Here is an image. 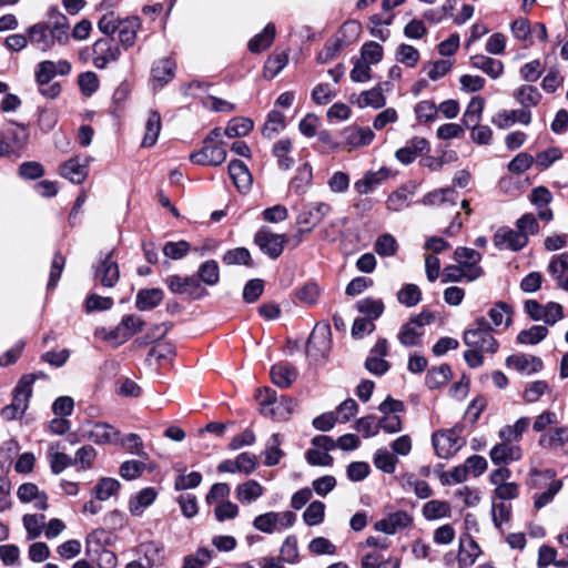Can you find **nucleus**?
Wrapping results in <instances>:
<instances>
[{
  "instance_id": "nucleus-1",
  "label": "nucleus",
  "mask_w": 568,
  "mask_h": 568,
  "mask_svg": "<svg viewBox=\"0 0 568 568\" xmlns=\"http://www.w3.org/2000/svg\"><path fill=\"white\" fill-rule=\"evenodd\" d=\"M52 24L38 22L27 29L30 44L42 52L50 51L55 44L64 45L69 41L68 18L58 9L52 8L49 12Z\"/></svg>"
},
{
  "instance_id": "nucleus-2",
  "label": "nucleus",
  "mask_w": 568,
  "mask_h": 568,
  "mask_svg": "<svg viewBox=\"0 0 568 568\" xmlns=\"http://www.w3.org/2000/svg\"><path fill=\"white\" fill-rule=\"evenodd\" d=\"M36 375H23L13 389L11 404L4 406L0 416L4 420H14L21 418L29 406V399L32 395V386Z\"/></svg>"
},
{
  "instance_id": "nucleus-3",
  "label": "nucleus",
  "mask_w": 568,
  "mask_h": 568,
  "mask_svg": "<svg viewBox=\"0 0 568 568\" xmlns=\"http://www.w3.org/2000/svg\"><path fill=\"white\" fill-rule=\"evenodd\" d=\"M463 341L470 348L495 353L498 349V343L491 335V327L485 317H478L471 326L465 331Z\"/></svg>"
},
{
  "instance_id": "nucleus-4",
  "label": "nucleus",
  "mask_w": 568,
  "mask_h": 568,
  "mask_svg": "<svg viewBox=\"0 0 568 568\" xmlns=\"http://www.w3.org/2000/svg\"><path fill=\"white\" fill-rule=\"evenodd\" d=\"M258 399L261 405V413L265 416H271L276 419L287 418L296 406V402L290 397H282V399L277 402L276 393L271 388L260 390Z\"/></svg>"
},
{
  "instance_id": "nucleus-5",
  "label": "nucleus",
  "mask_w": 568,
  "mask_h": 568,
  "mask_svg": "<svg viewBox=\"0 0 568 568\" xmlns=\"http://www.w3.org/2000/svg\"><path fill=\"white\" fill-rule=\"evenodd\" d=\"M462 427L455 426L450 429L435 432L432 436V443L436 455L439 458H449L454 456L465 444L460 437Z\"/></svg>"
},
{
  "instance_id": "nucleus-6",
  "label": "nucleus",
  "mask_w": 568,
  "mask_h": 568,
  "mask_svg": "<svg viewBox=\"0 0 568 568\" xmlns=\"http://www.w3.org/2000/svg\"><path fill=\"white\" fill-rule=\"evenodd\" d=\"M144 326V321L138 315H125L121 322L108 333L104 328L99 332L105 333L103 338L109 342H114L115 345H121L131 338L136 333L141 332Z\"/></svg>"
},
{
  "instance_id": "nucleus-7",
  "label": "nucleus",
  "mask_w": 568,
  "mask_h": 568,
  "mask_svg": "<svg viewBox=\"0 0 568 568\" xmlns=\"http://www.w3.org/2000/svg\"><path fill=\"white\" fill-rule=\"evenodd\" d=\"M165 284L173 294L187 295L192 300H200L206 294L196 276L170 275Z\"/></svg>"
},
{
  "instance_id": "nucleus-8",
  "label": "nucleus",
  "mask_w": 568,
  "mask_h": 568,
  "mask_svg": "<svg viewBox=\"0 0 568 568\" xmlns=\"http://www.w3.org/2000/svg\"><path fill=\"white\" fill-rule=\"evenodd\" d=\"M430 320L432 315L424 313L412 317L409 322L400 327L398 333L399 343L405 347L417 346L423 335V326L429 324Z\"/></svg>"
},
{
  "instance_id": "nucleus-9",
  "label": "nucleus",
  "mask_w": 568,
  "mask_h": 568,
  "mask_svg": "<svg viewBox=\"0 0 568 568\" xmlns=\"http://www.w3.org/2000/svg\"><path fill=\"white\" fill-rule=\"evenodd\" d=\"M254 242L268 257L277 258L283 253L286 235L272 233L267 227H261L254 236Z\"/></svg>"
},
{
  "instance_id": "nucleus-10",
  "label": "nucleus",
  "mask_w": 568,
  "mask_h": 568,
  "mask_svg": "<svg viewBox=\"0 0 568 568\" xmlns=\"http://www.w3.org/2000/svg\"><path fill=\"white\" fill-rule=\"evenodd\" d=\"M89 156L75 155L59 166V174L73 184H81L89 174Z\"/></svg>"
},
{
  "instance_id": "nucleus-11",
  "label": "nucleus",
  "mask_w": 568,
  "mask_h": 568,
  "mask_svg": "<svg viewBox=\"0 0 568 568\" xmlns=\"http://www.w3.org/2000/svg\"><path fill=\"white\" fill-rule=\"evenodd\" d=\"M332 211V206L325 202H311L302 206L296 223L305 225L311 231Z\"/></svg>"
},
{
  "instance_id": "nucleus-12",
  "label": "nucleus",
  "mask_w": 568,
  "mask_h": 568,
  "mask_svg": "<svg viewBox=\"0 0 568 568\" xmlns=\"http://www.w3.org/2000/svg\"><path fill=\"white\" fill-rule=\"evenodd\" d=\"M455 261L467 270L468 282L479 278L484 271L479 266L481 254L474 248L459 246L454 252Z\"/></svg>"
},
{
  "instance_id": "nucleus-13",
  "label": "nucleus",
  "mask_w": 568,
  "mask_h": 568,
  "mask_svg": "<svg viewBox=\"0 0 568 568\" xmlns=\"http://www.w3.org/2000/svg\"><path fill=\"white\" fill-rule=\"evenodd\" d=\"M93 64L98 69H104L110 62L119 59L121 51L118 45L113 44L111 39H99L94 42Z\"/></svg>"
},
{
  "instance_id": "nucleus-14",
  "label": "nucleus",
  "mask_w": 568,
  "mask_h": 568,
  "mask_svg": "<svg viewBox=\"0 0 568 568\" xmlns=\"http://www.w3.org/2000/svg\"><path fill=\"white\" fill-rule=\"evenodd\" d=\"M190 159L200 165H221L226 159V151L223 146L204 141L199 152L192 153Z\"/></svg>"
},
{
  "instance_id": "nucleus-15",
  "label": "nucleus",
  "mask_w": 568,
  "mask_h": 568,
  "mask_svg": "<svg viewBox=\"0 0 568 568\" xmlns=\"http://www.w3.org/2000/svg\"><path fill=\"white\" fill-rule=\"evenodd\" d=\"M489 457L495 465H508L520 460L523 450L518 444L500 442L490 449Z\"/></svg>"
},
{
  "instance_id": "nucleus-16",
  "label": "nucleus",
  "mask_w": 568,
  "mask_h": 568,
  "mask_svg": "<svg viewBox=\"0 0 568 568\" xmlns=\"http://www.w3.org/2000/svg\"><path fill=\"white\" fill-rule=\"evenodd\" d=\"M94 277L105 287H113L120 277L119 266L109 252L95 267Z\"/></svg>"
},
{
  "instance_id": "nucleus-17",
  "label": "nucleus",
  "mask_w": 568,
  "mask_h": 568,
  "mask_svg": "<svg viewBox=\"0 0 568 568\" xmlns=\"http://www.w3.org/2000/svg\"><path fill=\"white\" fill-rule=\"evenodd\" d=\"M83 436L98 445L118 444L120 442V432L103 422L94 423Z\"/></svg>"
},
{
  "instance_id": "nucleus-18",
  "label": "nucleus",
  "mask_w": 568,
  "mask_h": 568,
  "mask_svg": "<svg viewBox=\"0 0 568 568\" xmlns=\"http://www.w3.org/2000/svg\"><path fill=\"white\" fill-rule=\"evenodd\" d=\"M528 240L525 234L517 230L501 227L494 235V244L499 248H509L511 251H519L526 246Z\"/></svg>"
},
{
  "instance_id": "nucleus-19",
  "label": "nucleus",
  "mask_w": 568,
  "mask_h": 568,
  "mask_svg": "<svg viewBox=\"0 0 568 568\" xmlns=\"http://www.w3.org/2000/svg\"><path fill=\"white\" fill-rule=\"evenodd\" d=\"M413 523V518L408 513L399 510L389 514L387 517L375 523L374 528L387 535H394L398 530L408 527Z\"/></svg>"
},
{
  "instance_id": "nucleus-20",
  "label": "nucleus",
  "mask_w": 568,
  "mask_h": 568,
  "mask_svg": "<svg viewBox=\"0 0 568 568\" xmlns=\"http://www.w3.org/2000/svg\"><path fill=\"white\" fill-rule=\"evenodd\" d=\"M556 285L568 292V253L554 255L547 267Z\"/></svg>"
},
{
  "instance_id": "nucleus-21",
  "label": "nucleus",
  "mask_w": 568,
  "mask_h": 568,
  "mask_svg": "<svg viewBox=\"0 0 568 568\" xmlns=\"http://www.w3.org/2000/svg\"><path fill=\"white\" fill-rule=\"evenodd\" d=\"M429 150V143L425 138L415 136L407 141L406 145L395 153L396 159L403 164H410L415 159Z\"/></svg>"
},
{
  "instance_id": "nucleus-22",
  "label": "nucleus",
  "mask_w": 568,
  "mask_h": 568,
  "mask_svg": "<svg viewBox=\"0 0 568 568\" xmlns=\"http://www.w3.org/2000/svg\"><path fill=\"white\" fill-rule=\"evenodd\" d=\"M343 143L351 149L368 145L375 134L369 128L347 126L342 133Z\"/></svg>"
},
{
  "instance_id": "nucleus-23",
  "label": "nucleus",
  "mask_w": 568,
  "mask_h": 568,
  "mask_svg": "<svg viewBox=\"0 0 568 568\" xmlns=\"http://www.w3.org/2000/svg\"><path fill=\"white\" fill-rule=\"evenodd\" d=\"M229 175L240 192H247L252 186V175L247 165L241 160H232L227 166Z\"/></svg>"
},
{
  "instance_id": "nucleus-24",
  "label": "nucleus",
  "mask_w": 568,
  "mask_h": 568,
  "mask_svg": "<svg viewBox=\"0 0 568 568\" xmlns=\"http://www.w3.org/2000/svg\"><path fill=\"white\" fill-rule=\"evenodd\" d=\"M480 554L481 550L471 536L466 534L460 537L459 552L457 557L459 568H468L474 565Z\"/></svg>"
},
{
  "instance_id": "nucleus-25",
  "label": "nucleus",
  "mask_w": 568,
  "mask_h": 568,
  "mask_svg": "<svg viewBox=\"0 0 568 568\" xmlns=\"http://www.w3.org/2000/svg\"><path fill=\"white\" fill-rule=\"evenodd\" d=\"M506 365L519 373L532 374L542 368V361L537 356L517 354L507 357Z\"/></svg>"
},
{
  "instance_id": "nucleus-26",
  "label": "nucleus",
  "mask_w": 568,
  "mask_h": 568,
  "mask_svg": "<svg viewBox=\"0 0 568 568\" xmlns=\"http://www.w3.org/2000/svg\"><path fill=\"white\" fill-rule=\"evenodd\" d=\"M531 121V113L529 110H501L494 118L493 123L499 129H507L516 122L525 125Z\"/></svg>"
},
{
  "instance_id": "nucleus-27",
  "label": "nucleus",
  "mask_w": 568,
  "mask_h": 568,
  "mask_svg": "<svg viewBox=\"0 0 568 568\" xmlns=\"http://www.w3.org/2000/svg\"><path fill=\"white\" fill-rule=\"evenodd\" d=\"M158 497V491L153 487L141 489L136 495L132 496L129 501V510L131 515L140 517L144 510L151 506Z\"/></svg>"
},
{
  "instance_id": "nucleus-28",
  "label": "nucleus",
  "mask_w": 568,
  "mask_h": 568,
  "mask_svg": "<svg viewBox=\"0 0 568 568\" xmlns=\"http://www.w3.org/2000/svg\"><path fill=\"white\" fill-rule=\"evenodd\" d=\"M568 443V427H557L550 432L544 433L538 440V445L544 449L558 450Z\"/></svg>"
},
{
  "instance_id": "nucleus-29",
  "label": "nucleus",
  "mask_w": 568,
  "mask_h": 568,
  "mask_svg": "<svg viewBox=\"0 0 568 568\" xmlns=\"http://www.w3.org/2000/svg\"><path fill=\"white\" fill-rule=\"evenodd\" d=\"M470 64L473 68L481 70L491 79H498L504 72V63L500 60L483 54L473 55Z\"/></svg>"
},
{
  "instance_id": "nucleus-30",
  "label": "nucleus",
  "mask_w": 568,
  "mask_h": 568,
  "mask_svg": "<svg viewBox=\"0 0 568 568\" xmlns=\"http://www.w3.org/2000/svg\"><path fill=\"white\" fill-rule=\"evenodd\" d=\"M388 178V170L382 168L378 171L366 172L363 179L354 183V189L359 194H368L373 192L384 180Z\"/></svg>"
},
{
  "instance_id": "nucleus-31",
  "label": "nucleus",
  "mask_w": 568,
  "mask_h": 568,
  "mask_svg": "<svg viewBox=\"0 0 568 568\" xmlns=\"http://www.w3.org/2000/svg\"><path fill=\"white\" fill-rule=\"evenodd\" d=\"M136 554L144 557L148 566L151 568H153V566L161 565L164 560V547L162 544L156 541L141 542L136 547Z\"/></svg>"
},
{
  "instance_id": "nucleus-32",
  "label": "nucleus",
  "mask_w": 568,
  "mask_h": 568,
  "mask_svg": "<svg viewBox=\"0 0 568 568\" xmlns=\"http://www.w3.org/2000/svg\"><path fill=\"white\" fill-rule=\"evenodd\" d=\"M296 377V369L290 364L280 363L271 368L272 382L281 388H287L291 386Z\"/></svg>"
},
{
  "instance_id": "nucleus-33",
  "label": "nucleus",
  "mask_w": 568,
  "mask_h": 568,
  "mask_svg": "<svg viewBox=\"0 0 568 568\" xmlns=\"http://www.w3.org/2000/svg\"><path fill=\"white\" fill-rule=\"evenodd\" d=\"M274 23H267L263 31L248 41V50L252 53H260L270 48L275 39Z\"/></svg>"
},
{
  "instance_id": "nucleus-34",
  "label": "nucleus",
  "mask_w": 568,
  "mask_h": 568,
  "mask_svg": "<svg viewBox=\"0 0 568 568\" xmlns=\"http://www.w3.org/2000/svg\"><path fill=\"white\" fill-rule=\"evenodd\" d=\"M139 28L140 19L138 17L122 20L118 28L121 44L125 48L132 47L135 43Z\"/></svg>"
},
{
  "instance_id": "nucleus-35",
  "label": "nucleus",
  "mask_w": 568,
  "mask_h": 568,
  "mask_svg": "<svg viewBox=\"0 0 568 568\" xmlns=\"http://www.w3.org/2000/svg\"><path fill=\"white\" fill-rule=\"evenodd\" d=\"M283 442V437L280 434H273L267 443L265 450L263 452L264 455V465L265 466H275L277 465L281 459L285 456V453L281 449V444Z\"/></svg>"
},
{
  "instance_id": "nucleus-36",
  "label": "nucleus",
  "mask_w": 568,
  "mask_h": 568,
  "mask_svg": "<svg viewBox=\"0 0 568 568\" xmlns=\"http://www.w3.org/2000/svg\"><path fill=\"white\" fill-rule=\"evenodd\" d=\"M457 197L458 194L454 187H443L427 193L423 199V203L425 205H444L448 203L455 206Z\"/></svg>"
},
{
  "instance_id": "nucleus-37",
  "label": "nucleus",
  "mask_w": 568,
  "mask_h": 568,
  "mask_svg": "<svg viewBox=\"0 0 568 568\" xmlns=\"http://www.w3.org/2000/svg\"><path fill=\"white\" fill-rule=\"evenodd\" d=\"M163 291L160 288H145L136 294L135 306L140 311H150L156 307L163 300Z\"/></svg>"
},
{
  "instance_id": "nucleus-38",
  "label": "nucleus",
  "mask_w": 568,
  "mask_h": 568,
  "mask_svg": "<svg viewBox=\"0 0 568 568\" xmlns=\"http://www.w3.org/2000/svg\"><path fill=\"white\" fill-rule=\"evenodd\" d=\"M161 115L158 111H150L146 122H145V132L142 140L143 148L153 146L159 138L161 131Z\"/></svg>"
},
{
  "instance_id": "nucleus-39",
  "label": "nucleus",
  "mask_w": 568,
  "mask_h": 568,
  "mask_svg": "<svg viewBox=\"0 0 568 568\" xmlns=\"http://www.w3.org/2000/svg\"><path fill=\"white\" fill-rule=\"evenodd\" d=\"M513 95L525 110L536 106L541 100V93L538 91V89L536 87L526 84L516 89Z\"/></svg>"
},
{
  "instance_id": "nucleus-40",
  "label": "nucleus",
  "mask_w": 568,
  "mask_h": 568,
  "mask_svg": "<svg viewBox=\"0 0 568 568\" xmlns=\"http://www.w3.org/2000/svg\"><path fill=\"white\" fill-rule=\"evenodd\" d=\"M292 151V141L287 138L281 139L273 145L272 153L277 159V165L281 170H290L294 160L288 154Z\"/></svg>"
},
{
  "instance_id": "nucleus-41",
  "label": "nucleus",
  "mask_w": 568,
  "mask_h": 568,
  "mask_svg": "<svg viewBox=\"0 0 568 568\" xmlns=\"http://www.w3.org/2000/svg\"><path fill=\"white\" fill-rule=\"evenodd\" d=\"M264 493L261 484L254 479H250L236 488V498L242 504H250L258 499Z\"/></svg>"
},
{
  "instance_id": "nucleus-42",
  "label": "nucleus",
  "mask_w": 568,
  "mask_h": 568,
  "mask_svg": "<svg viewBox=\"0 0 568 568\" xmlns=\"http://www.w3.org/2000/svg\"><path fill=\"white\" fill-rule=\"evenodd\" d=\"M452 377V369L449 365L443 364L438 367H433L427 372L425 383L428 388L436 389L448 383Z\"/></svg>"
},
{
  "instance_id": "nucleus-43",
  "label": "nucleus",
  "mask_w": 568,
  "mask_h": 568,
  "mask_svg": "<svg viewBox=\"0 0 568 568\" xmlns=\"http://www.w3.org/2000/svg\"><path fill=\"white\" fill-rule=\"evenodd\" d=\"M485 100L481 97H474L464 112L462 122L467 126H476L481 120Z\"/></svg>"
},
{
  "instance_id": "nucleus-44",
  "label": "nucleus",
  "mask_w": 568,
  "mask_h": 568,
  "mask_svg": "<svg viewBox=\"0 0 568 568\" xmlns=\"http://www.w3.org/2000/svg\"><path fill=\"white\" fill-rule=\"evenodd\" d=\"M427 520H436L450 516V505L445 500L433 499L427 501L422 509Z\"/></svg>"
},
{
  "instance_id": "nucleus-45",
  "label": "nucleus",
  "mask_w": 568,
  "mask_h": 568,
  "mask_svg": "<svg viewBox=\"0 0 568 568\" xmlns=\"http://www.w3.org/2000/svg\"><path fill=\"white\" fill-rule=\"evenodd\" d=\"M175 64L170 59L159 60L152 68V78L161 87L170 82L174 78Z\"/></svg>"
},
{
  "instance_id": "nucleus-46",
  "label": "nucleus",
  "mask_w": 568,
  "mask_h": 568,
  "mask_svg": "<svg viewBox=\"0 0 568 568\" xmlns=\"http://www.w3.org/2000/svg\"><path fill=\"white\" fill-rule=\"evenodd\" d=\"M253 121L247 118H233L229 121L224 134L227 138L245 136L253 130Z\"/></svg>"
},
{
  "instance_id": "nucleus-47",
  "label": "nucleus",
  "mask_w": 568,
  "mask_h": 568,
  "mask_svg": "<svg viewBox=\"0 0 568 568\" xmlns=\"http://www.w3.org/2000/svg\"><path fill=\"white\" fill-rule=\"evenodd\" d=\"M356 307L359 313L366 315L365 318H368L373 322L377 320L384 312V303L382 302V300H376L372 297L359 300L356 303Z\"/></svg>"
},
{
  "instance_id": "nucleus-48",
  "label": "nucleus",
  "mask_w": 568,
  "mask_h": 568,
  "mask_svg": "<svg viewBox=\"0 0 568 568\" xmlns=\"http://www.w3.org/2000/svg\"><path fill=\"white\" fill-rule=\"evenodd\" d=\"M285 128V116L280 111H271L262 129V134L267 139H273Z\"/></svg>"
},
{
  "instance_id": "nucleus-49",
  "label": "nucleus",
  "mask_w": 568,
  "mask_h": 568,
  "mask_svg": "<svg viewBox=\"0 0 568 568\" xmlns=\"http://www.w3.org/2000/svg\"><path fill=\"white\" fill-rule=\"evenodd\" d=\"M197 278L209 286H213L220 281V270L216 261L210 260L202 263L197 271Z\"/></svg>"
},
{
  "instance_id": "nucleus-50",
  "label": "nucleus",
  "mask_w": 568,
  "mask_h": 568,
  "mask_svg": "<svg viewBox=\"0 0 568 568\" xmlns=\"http://www.w3.org/2000/svg\"><path fill=\"white\" fill-rule=\"evenodd\" d=\"M385 103L386 99L383 94V89L381 85L364 91L358 99V105L361 108L372 106L374 109H379L383 108Z\"/></svg>"
},
{
  "instance_id": "nucleus-51",
  "label": "nucleus",
  "mask_w": 568,
  "mask_h": 568,
  "mask_svg": "<svg viewBox=\"0 0 568 568\" xmlns=\"http://www.w3.org/2000/svg\"><path fill=\"white\" fill-rule=\"evenodd\" d=\"M374 250L379 256H394L398 251V243L392 234L384 233L376 239Z\"/></svg>"
},
{
  "instance_id": "nucleus-52",
  "label": "nucleus",
  "mask_w": 568,
  "mask_h": 568,
  "mask_svg": "<svg viewBox=\"0 0 568 568\" xmlns=\"http://www.w3.org/2000/svg\"><path fill=\"white\" fill-rule=\"evenodd\" d=\"M548 334V328L542 325H535L528 329L519 332L517 343L525 345H535L541 342Z\"/></svg>"
},
{
  "instance_id": "nucleus-53",
  "label": "nucleus",
  "mask_w": 568,
  "mask_h": 568,
  "mask_svg": "<svg viewBox=\"0 0 568 568\" xmlns=\"http://www.w3.org/2000/svg\"><path fill=\"white\" fill-rule=\"evenodd\" d=\"M511 308L505 302L496 303L488 312V316L495 326H499L503 323H505L506 327L509 326L511 323Z\"/></svg>"
},
{
  "instance_id": "nucleus-54",
  "label": "nucleus",
  "mask_w": 568,
  "mask_h": 568,
  "mask_svg": "<svg viewBox=\"0 0 568 568\" xmlns=\"http://www.w3.org/2000/svg\"><path fill=\"white\" fill-rule=\"evenodd\" d=\"M562 481L560 479H552L547 489L540 494H535L534 506L536 509H541L552 501L555 496L560 491Z\"/></svg>"
},
{
  "instance_id": "nucleus-55",
  "label": "nucleus",
  "mask_w": 568,
  "mask_h": 568,
  "mask_svg": "<svg viewBox=\"0 0 568 568\" xmlns=\"http://www.w3.org/2000/svg\"><path fill=\"white\" fill-rule=\"evenodd\" d=\"M44 520L45 516L41 514L23 516V526L27 530L29 540L36 539L41 535L42 529L45 526Z\"/></svg>"
},
{
  "instance_id": "nucleus-56",
  "label": "nucleus",
  "mask_w": 568,
  "mask_h": 568,
  "mask_svg": "<svg viewBox=\"0 0 568 568\" xmlns=\"http://www.w3.org/2000/svg\"><path fill=\"white\" fill-rule=\"evenodd\" d=\"M288 55L285 52L276 53L270 57L264 65V75L273 79L276 77L287 64Z\"/></svg>"
},
{
  "instance_id": "nucleus-57",
  "label": "nucleus",
  "mask_w": 568,
  "mask_h": 568,
  "mask_svg": "<svg viewBox=\"0 0 568 568\" xmlns=\"http://www.w3.org/2000/svg\"><path fill=\"white\" fill-rule=\"evenodd\" d=\"M190 250L191 244L184 240L178 242L169 241L162 247L163 254L171 260H181L185 257Z\"/></svg>"
},
{
  "instance_id": "nucleus-58",
  "label": "nucleus",
  "mask_w": 568,
  "mask_h": 568,
  "mask_svg": "<svg viewBox=\"0 0 568 568\" xmlns=\"http://www.w3.org/2000/svg\"><path fill=\"white\" fill-rule=\"evenodd\" d=\"M120 483L114 478H102L94 487V497L99 500H106L118 493Z\"/></svg>"
},
{
  "instance_id": "nucleus-59",
  "label": "nucleus",
  "mask_w": 568,
  "mask_h": 568,
  "mask_svg": "<svg viewBox=\"0 0 568 568\" xmlns=\"http://www.w3.org/2000/svg\"><path fill=\"white\" fill-rule=\"evenodd\" d=\"M375 466L386 474L395 471L397 458L386 448L377 449L374 456Z\"/></svg>"
},
{
  "instance_id": "nucleus-60",
  "label": "nucleus",
  "mask_w": 568,
  "mask_h": 568,
  "mask_svg": "<svg viewBox=\"0 0 568 568\" xmlns=\"http://www.w3.org/2000/svg\"><path fill=\"white\" fill-rule=\"evenodd\" d=\"M410 193L406 187H400L393 192L387 200V209L394 212H399L410 204Z\"/></svg>"
},
{
  "instance_id": "nucleus-61",
  "label": "nucleus",
  "mask_w": 568,
  "mask_h": 568,
  "mask_svg": "<svg viewBox=\"0 0 568 568\" xmlns=\"http://www.w3.org/2000/svg\"><path fill=\"white\" fill-rule=\"evenodd\" d=\"M420 298H422V292H420L419 287L415 284H406L397 293L398 302L400 304L406 305L407 307L417 305L419 303Z\"/></svg>"
},
{
  "instance_id": "nucleus-62",
  "label": "nucleus",
  "mask_w": 568,
  "mask_h": 568,
  "mask_svg": "<svg viewBox=\"0 0 568 568\" xmlns=\"http://www.w3.org/2000/svg\"><path fill=\"white\" fill-rule=\"evenodd\" d=\"M223 263L226 265H252L251 254L245 247H236L233 250H229L225 252L222 258Z\"/></svg>"
},
{
  "instance_id": "nucleus-63",
  "label": "nucleus",
  "mask_w": 568,
  "mask_h": 568,
  "mask_svg": "<svg viewBox=\"0 0 568 568\" xmlns=\"http://www.w3.org/2000/svg\"><path fill=\"white\" fill-rule=\"evenodd\" d=\"M295 296L305 305H314L320 297V287L316 283L308 282L295 292Z\"/></svg>"
},
{
  "instance_id": "nucleus-64",
  "label": "nucleus",
  "mask_w": 568,
  "mask_h": 568,
  "mask_svg": "<svg viewBox=\"0 0 568 568\" xmlns=\"http://www.w3.org/2000/svg\"><path fill=\"white\" fill-rule=\"evenodd\" d=\"M396 60L408 68H414L419 60V52L409 44H400L396 51Z\"/></svg>"
}]
</instances>
